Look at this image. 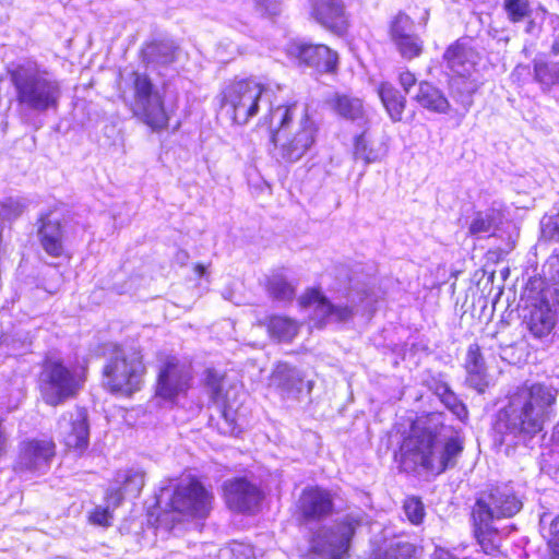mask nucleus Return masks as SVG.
Masks as SVG:
<instances>
[{"label": "nucleus", "mask_w": 559, "mask_h": 559, "mask_svg": "<svg viewBox=\"0 0 559 559\" xmlns=\"http://www.w3.org/2000/svg\"><path fill=\"white\" fill-rule=\"evenodd\" d=\"M463 450L464 437L459 430L421 421L412 426L401 447L404 463L409 462L435 475L453 468Z\"/></svg>", "instance_id": "f257e3e1"}, {"label": "nucleus", "mask_w": 559, "mask_h": 559, "mask_svg": "<svg viewBox=\"0 0 559 559\" xmlns=\"http://www.w3.org/2000/svg\"><path fill=\"white\" fill-rule=\"evenodd\" d=\"M557 390L544 383L518 388L510 395L508 405L497 415L495 431L500 435V442L539 432L547 409L555 404Z\"/></svg>", "instance_id": "f03ea898"}, {"label": "nucleus", "mask_w": 559, "mask_h": 559, "mask_svg": "<svg viewBox=\"0 0 559 559\" xmlns=\"http://www.w3.org/2000/svg\"><path fill=\"white\" fill-rule=\"evenodd\" d=\"M522 501L509 484L496 486L477 498L472 516L475 536L485 552L499 548L500 537L493 526L495 520L512 518L522 509Z\"/></svg>", "instance_id": "7ed1b4c3"}, {"label": "nucleus", "mask_w": 559, "mask_h": 559, "mask_svg": "<svg viewBox=\"0 0 559 559\" xmlns=\"http://www.w3.org/2000/svg\"><path fill=\"white\" fill-rule=\"evenodd\" d=\"M11 81L23 110L43 114L57 109L61 86L52 74L34 67L19 66L11 72Z\"/></svg>", "instance_id": "20e7f679"}, {"label": "nucleus", "mask_w": 559, "mask_h": 559, "mask_svg": "<svg viewBox=\"0 0 559 559\" xmlns=\"http://www.w3.org/2000/svg\"><path fill=\"white\" fill-rule=\"evenodd\" d=\"M126 83L132 92L133 115L154 132L165 130L170 116L165 109L163 96L154 87L150 76L144 72L132 71L126 78Z\"/></svg>", "instance_id": "39448f33"}, {"label": "nucleus", "mask_w": 559, "mask_h": 559, "mask_svg": "<svg viewBox=\"0 0 559 559\" xmlns=\"http://www.w3.org/2000/svg\"><path fill=\"white\" fill-rule=\"evenodd\" d=\"M105 384L112 392L131 394L139 390L144 366L140 353L114 347L104 367Z\"/></svg>", "instance_id": "423d86ee"}, {"label": "nucleus", "mask_w": 559, "mask_h": 559, "mask_svg": "<svg viewBox=\"0 0 559 559\" xmlns=\"http://www.w3.org/2000/svg\"><path fill=\"white\" fill-rule=\"evenodd\" d=\"M84 382V377L68 368L60 360H46L39 378L43 400L57 406L74 397Z\"/></svg>", "instance_id": "0eeeda50"}, {"label": "nucleus", "mask_w": 559, "mask_h": 559, "mask_svg": "<svg viewBox=\"0 0 559 559\" xmlns=\"http://www.w3.org/2000/svg\"><path fill=\"white\" fill-rule=\"evenodd\" d=\"M212 496L197 480H182L174 489L163 488L157 503L166 511L203 518L211 508Z\"/></svg>", "instance_id": "6e6552de"}, {"label": "nucleus", "mask_w": 559, "mask_h": 559, "mask_svg": "<svg viewBox=\"0 0 559 559\" xmlns=\"http://www.w3.org/2000/svg\"><path fill=\"white\" fill-rule=\"evenodd\" d=\"M358 524L347 515L333 526L320 528L311 539L312 559H341L347 552Z\"/></svg>", "instance_id": "1a4fd4ad"}, {"label": "nucleus", "mask_w": 559, "mask_h": 559, "mask_svg": "<svg viewBox=\"0 0 559 559\" xmlns=\"http://www.w3.org/2000/svg\"><path fill=\"white\" fill-rule=\"evenodd\" d=\"M264 87L253 80H240L231 83L223 92V105L233 112V120L246 124L259 110V100Z\"/></svg>", "instance_id": "9d476101"}, {"label": "nucleus", "mask_w": 559, "mask_h": 559, "mask_svg": "<svg viewBox=\"0 0 559 559\" xmlns=\"http://www.w3.org/2000/svg\"><path fill=\"white\" fill-rule=\"evenodd\" d=\"M288 61L295 66L316 68L321 72H333L337 66V53L325 45L307 44L290 38L284 46Z\"/></svg>", "instance_id": "9b49d317"}, {"label": "nucleus", "mask_w": 559, "mask_h": 559, "mask_svg": "<svg viewBox=\"0 0 559 559\" xmlns=\"http://www.w3.org/2000/svg\"><path fill=\"white\" fill-rule=\"evenodd\" d=\"M192 380L191 367L177 357H167L159 366L156 395L168 401H174L190 388Z\"/></svg>", "instance_id": "f8f14e48"}, {"label": "nucleus", "mask_w": 559, "mask_h": 559, "mask_svg": "<svg viewBox=\"0 0 559 559\" xmlns=\"http://www.w3.org/2000/svg\"><path fill=\"white\" fill-rule=\"evenodd\" d=\"M301 307L312 308V321L316 328H323L328 323H341L352 319L354 306L334 305L319 289L310 288L300 298Z\"/></svg>", "instance_id": "ddd939ff"}, {"label": "nucleus", "mask_w": 559, "mask_h": 559, "mask_svg": "<svg viewBox=\"0 0 559 559\" xmlns=\"http://www.w3.org/2000/svg\"><path fill=\"white\" fill-rule=\"evenodd\" d=\"M57 430L67 448L82 453L90 441L87 411L75 407L66 412L58 421Z\"/></svg>", "instance_id": "4468645a"}, {"label": "nucleus", "mask_w": 559, "mask_h": 559, "mask_svg": "<svg viewBox=\"0 0 559 559\" xmlns=\"http://www.w3.org/2000/svg\"><path fill=\"white\" fill-rule=\"evenodd\" d=\"M224 492L228 508L243 514L258 512L263 499L262 491L245 478H236L226 483Z\"/></svg>", "instance_id": "2eb2a0df"}, {"label": "nucleus", "mask_w": 559, "mask_h": 559, "mask_svg": "<svg viewBox=\"0 0 559 559\" xmlns=\"http://www.w3.org/2000/svg\"><path fill=\"white\" fill-rule=\"evenodd\" d=\"M310 15L321 26L342 35L348 26L345 5L342 0H309Z\"/></svg>", "instance_id": "dca6fc26"}, {"label": "nucleus", "mask_w": 559, "mask_h": 559, "mask_svg": "<svg viewBox=\"0 0 559 559\" xmlns=\"http://www.w3.org/2000/svg\"><path fill=\"white\" fill-rule=\"evenodd\" d=\"M443 59L452 75L466 76L476 75V66L480 58L469 38H460L447 48Z\"/></svg>", "instance_id": "f3484780"}, {"label": "nucleus", "mask_w": 559, "mask_h": 559, "mask_svg": "<svg viewBox=\"0 0 559 559\" xmlns=\"http://www.w3.org/2000/svg\"><path fill=\"white\" fill-rule=\"evenodd\" d=\"M318 130V124L309 115L308 106L302 105L299 128L293 139L282 146V157L292 162L301 158L313 145Z\"/></svg>", "instance_id": "a211bd4d"}, {"label": "nucleus", "mask_w": 559, "mask_h": 559, "mask_svg": "<svg viewBox=\"0 0 559 559\" xmlns=\"http://www.w3.org/2000/svg\"><path fill=\"white\" fill-rule=\"evenodd\" d=\"M144 472L139 468L119 471L114 486L107 491L109 501L118 507L126 496L138 497L144 486Z\"/></svg>", "instance_id": "6ab92c4d"}, {"label": "nucleus", "mask_w": 559, "mask_h": 559, "mask_svg": "<svg viewBox=\"0 0 559 559\" xmlns=\"http://www.w3.org/2000/svg\"><path fill=\"white\" fill-rule=\"evenodd\" d=\"M38 239L44 251L55 258L63 253L64 233L61 223L50 215L39 218Z\"/></svg>", "instance_id": "aec40b11"}, {"label": "nucleus", "mask_w": 559, "mask_h": 559, "mask_svg": "<svg viewBox=\"0 0 559 559\" xmlns=\"http://www.w3.org/2000/svg\"><path fill=\"white\" fill-rule=\"evenodd\" d=\"M324 104L338 117L353 122H365L366 112L362 100L349 94L333 93L329 95Z\"/></svg>", "instance_id": "412c9836"}, {"label": "nucleus", "mask_w": 559, "mask_h": 559, "mask_svg": "<svg viewBox=\"0 0 559 559\" xmlns=\"http://www.w3.org/2000/svg\"><path fill=\"white\" fill-rule=\"evenodd\" d=\"M53 456V444L49 441H28L21 449L19 464L29 471H41Z\"/></svg>", "instance_id": "4be33fe9"}, {"label": "nucleus", "mask_w": 559, "mask_h": 559, "mask_svg": "<svg viewBox=\"0 0 559 559\" xmlns=\"http://www.w3.org/2000/svg\"><path fill=\"white\" fill-rule=\"evenodd\" d=\"M332 508L331 495L324 489L307 488L300 497V510L307 520L326 516L332 512Z\"/></svg>", "instance_id": "5701e85b"}, {"label": "nucleus", "mask_w": 559, "mask_h": 559, "mask_svg": "<svg viewBox=\"0 0 559 559\" xmlns=\"http://www.w3.org/2000/svg\"><path fill=\"white\" fill-rule=\"evenodd\" d=\"M476 75H452L449 82L450 94L465 115L473 105V95L480 86Z\"/></svg>", "instance_id": "b1692460"}, {"label": "nucleus", "mask_w": 559, "mask_h": 559, "mask_svg": "<svg viewBox=\"0 0 559 559\" xmlns=\"http://www.w3.org/2000/svg\"><path fill=\"white\" fill-rule=\"evenodd\" d=\"M465 368L467 371L466 381L477 390L484 392L487 385V374L484 358L477 344L469 345L466 355Z\"/></svg>", "instance_id": "393cba45"}, {"label": "nucleus", "mask_w": 559, "mask_h": 559, "mask_svg": "<svg viewBox=\"0 0 559 559\" xmlns=\"http://www.w3.org/2000/svg\"><path fill=\"white\" fill-rule=\"evenodd\" d=\"M415 99L423 108L437 114H448L451 108L442 91L428 82L419 83Z\"/></svg>", "instance_id": "a878e982"}, {"label": "nucleus", "mask_w": 559, "mask_h": 559, "mask_svg": "<svg viewBox=\"0 0 559 559\" xmlns=\"http://www.w3.org/2000/svg\"><path fill=\"white\" fill-rule=\"evenodd\" d=\"M378 94L391 120L401 121L406 105L405 96L389 82L379 85Z\"/></svg>", "instance_id": "bb28decb"}, {"label": "nucleus", "mask_w": 559, "mask_h": 559, "mask_svg": "<svg viewBox=\"0 0 559 559\" xmlns=\"http://www.w3.org/2000/svg\"><path fill=\"white\" fill-rule=\"evenodd\" d=\"M556 323V314L548 307V305H542L535 307L527 319V328L531 333L536 337H544L548 335L554 329Z\"/></svg>", "instance_id": "cd10ccee"}, {"label": "nucleus", "mask_w": 559, "mask_h": 559, "mask_svg": "<svg viewBox=\"0 0 559 559\" xmlns=\"http://www.w3.org/2000/svg\"><path fill=\"white\" fill-rule=\"evenodd\" d=\"M501 212L493 207L476 212L468 226L469 235L480 236L491 233L501 222Z\"/></svg>", "instance_id": "c85d7f7f"}, {"label": "nucleus", "mask_w": 559, "mask_h": 559, "mask_svg": "<svg viewBox=\"0 0 559 559\" xmlns=\"http://www.w3.org/2000/svg\"><path fill=\"white\" fill-rule=\"evenodd\" d=\"M535 80L545 87L559 83V63L547 62L544 59H534Z\"/></svg>", "instance_id": "c756f323"}, {"label": "nucleus", "mask_w": 559, "mask_h": 559, "mask_svg": "<svg viewBox=\"0 0 559 559\" xmlns=\"http://www.w3.org/2000/svg\"><path fill=\"white\" fill-rule=\"evenodd\" d=\"M437 395L444 406L451 411L460 420L467 417L465 405L459 400L453 391L447 384H440L436 389Z\"/></svg>", "instance_id": "7c9ffc66"}, {"label": "nucleus", "mask_w": 559, "mask_h": 559, "mask_svg": "<svg viewBox=\"0 0 559 559\" xmlns=\"http://www.w3.org/2000/svg\"><path fill=\"white\" fill-rule=\"evenodd\" d=\"M372 559H415V547L406 542H393Z\"/></svg>", "instance_id": "2f4dec72"}, {"label": "nucleus", "mask_w": 559, "mask_h": 559, "mask_svg": "<svg viewBox=\"0 0 559 559\" xmlns=\"http://www.w3.org/2000/svg\"><path fill=\"white\" fill-rule=\"evenodd\" d=\"M394 43L401 55L407 59L418 57L423 49L421 40L413 33L394 40Z\"/></svg>", "instance_id": "473e14b6"}, {"label": "nucleus", "mask_w": 559, "mask_h": 559, "mask_svg": "<svg viewBox=\"0 0 559 559\" xmlns=\"http://www.w3.org/2000/svg\"><path fill=\"white\" fill-rule=\"evenodd\" d=\"M354 156L367 164L374 163L380 158L379 152L369 145L365 133L355 138Z\"/></svg>", "instance_id": "72a5a7b5"}, {"label": "nucleus", "mask_w": 559, "mask_h": 559, "mask_svg": "<svg viewBox=\"0 0 559 559\" xmlns=\"http://www.w3.org/2000/svg\"><path fill=\"white\" fill-rule=\"evenodd\" d=\"M292 392H301L304 389V378L299 370L289 368L282 364V390Z\"/></svg>", "instance_id": "f704fd0d"}, {"label": "nucleus", "mask_w": 559, "mask_h": 559, "mask_svg": "<svg viewBox=\"0 0 559 559\" xmlns=\"http://www.w3.org/2000/svg\"><path fill=\"white\" fill-rule=\"evenodd\" d=\"M503 8L512 22H520L531 14L528 0H504Z\"/></svg>", "instance_id": "c9c22d12"}, {"label": "nucleus", "mask_w": 559, "mask_h": 559, "mask_svg": "<svg viewBox=\"0 0 559 559\" xmlns=\"http://www.w3.org/2000/svg\"><path fill=\"white\" fill-rule=\"evenodd\" d=\"M403 509L411 523L418 525L423 522L425 516V508L419 498L408 497L404 501Z\"/></svg>", "instance_id": "e433bc0d"}, {"label": "nucleus", "mask_w": 559, "mask_h": 559, "mask_svg": "<svg viewBox=\"0 0 559 559\" xmlns=\"http://www.w3.org/2000/svg\"><path fill=\"white\" fill-rule=\"evenodd\" d=\"M206 388L210 397L214 403H221L224 401L223 378L218 376L214 370H207Z\"/></svg>", "instance_id": "4c0bfd02"}, {"label": "nucleus", "mask_w": 559, "mask_h": 559, "mask_svg": "<svg viewBox=\"0 0 559 559\" xmlns=\"http://www.w3.org/2000/svg\"><path fill=\"white\" fill-rule=\"evenodd\" d=\"M413 23L404 13H399L391 25V36L393 41L412 33Z\"/></svg>", "instance_id": "58836bf2"}, {"label": "nucleus", "mask_w": 559, "mask_h": 559, "mask_svg": "<svg viewBox=\"0 0 559 559\" xmlns=\"http://www.w3.org/2000/svg\"><path fill=\"white\" fill-rule=\"evenodd\" d=\"M176 49L169 44H157L153 47V58L156 63L170 64L175 61Z\"/></svg>", "instance_id": "ea45409f"}, {"label": "nucleus", "mask_w": 559, "mask_h": 559, "mask_svg": "<svg viewBox=\"0 0 559 559\" xmlns=\"http://www.w3.org/2000/svg\"><path fill=\"white\" fill-rule=\"evenodd\" d=\"M110 508L115 509L116 507L109 501L107 497V507L106 508H96L94 512L91 514L90 519L94 524L100 526H109L111 523L112 514Z\"/></svg>", "instance_id": "a19ab883"}, {"label": "nucleus", "mask_w": 559, "mask_h": 559, "mask_svg": "<svg viewBox=\"0 0 559 559\" xmlns=\"http://www.w3.org/2000/svg\"><path fill=\"white\" fill-rule=\"evenodd\" d=\"M24 204L19 200L9 199L1 205L0 215L4 219H14L24 211Z\"/></svg>", "instance_id": "79ce46f5"}, {"label": "nucleus", "mask_w": 559, "mask_h": 559, "mask_svg": "<svg viewBox=\"0 0 559 559\" xmlns=\"http://www.w3.org/2000/svg\"><path fill=\"white\" fill-rule=\"evenodd\" d=\"M548 545L554 557L559 559V515L550 522Z\"/></svg>", "instance_id": "37998d69"}, {"label": "nucleus", "mask_w": 559, "mask_h": 559, "mask_svg": "<svg viewBox=\"0 0 559 559\" xmlns=\"http://www.w3.org/2000/svg\"><path fill=\"white\" fill-rule=\"evenodd\" d=\"M546 27L552 32L554 43L551 50L555 55L559 53V15L549 14L546 17Z\"/></svg>", "instance_id": "c03bdc74"}, {"label": "nucleus", "mask_w": 559, "mask_h": 559, "mask_svg": "<svg viewBox=\"0 0 559 559\" xmlns=\"http://www.w3.org/2000/svg\"><path fill=\"white\" fill-rule=\"evenodd\" d=\"M299 324L289 319L282 317V343L292 341L298 333Z\"/></svg>", "instance_id": "a18cd8bd"}, {"label": "nucleus", "mask_w": 559, "mask_h": 559, "mask_svg": "<svg viewBox=\"0 0 559 559\" xmlns=\"http://www.w3.org/2000/svg\"><path fill=\"white\" fill-rule=\"evenodd\" d=\"M229 555H234L236 559H251L252 550L251 548L245 547L242 545H237L236 547L230 549L227 548L219 550V556L223 558Z\"/></svg>", "instance_id": "49530a36"}, {"label": "nucleus", "mask_w": 559, "mask_h": 559, "mask_svg": "<svg viewBox=\"0 0 559 559\" xmlns=\"http://www.w3.org/2000/svg\"><path fill=\"white\" fill-rule=\"evenodd\" d=\"M544 233L548 234L551 239L559 241V214L550 217L544 224Z\"/></svg>", "instance_id": "de8ad7c7"}, {"label": "nucleus", "mask_w": 559, "mask_h": 559, "mask_svg": "<svg viewBox=\"0 0 559 559\" xmlns=\"http://www.w3.org/2000/svg\"><path fill=\"white\" fill-rule=\"evenodd\" d=\"M266 326V330L271 337L280 340V318L276 316L266 318L264 322H261Z\"/></svg>", "instance_id": "09e8293b"}, {"label": "nucleus", "mask_w": 559, "mask_h": 559, "mask_svg": "<svg viewBox=\"0 0 559 559\" xmlns=\"http://www.w3.org/2000/svg\"><path fill=\"white\" fill-rule=\"evenodd\" d=\"M400 84L402 85V87L404 88L405 91V94H408L409 92V88L415 85L416 83V78L413 73H411L409 71H404L400 74Z\"/></svg>", "instance_id": "8fccbe9b"}, {"label": "nucleus", "mask_w": 559, "mask_h": 559, "mask_svg": "<svg viewBox=\"0 0 559 559\" xmlns=\"http://www.w3.org/2000/svg\"><path fill=\"white\" fill-rule=\"evenodd\" d=\"M257 3L261 10H263L269 15H275L277 10V1L276 0H257Z\"/></svg>", "instance_id": "3c124183"}, {"label": "nucleus", "mask_w": 559, "mask_h": 559, "mask_svg": "<svg viewBox=\"0 0 559 559\" xmlns=\"http://www.w3.org/2000/svg\"><path fill=\"white\" fill-rule=\"evenodd\" d=\"M295 287L282 278V301L290 300L295 296Z\"/></svg>", "instance_id": "603ef678"}, {"label": "nucleus", "mask_w": 559, "mask_h": 559, "mask_svg": "<svg viewBox=\"0 0 559 559\" xmlns=\"http://www.w3.org/2000/svg\"><path fill=\"white\" fill-rule=\"evenodd\" d=\"M431 559H457L454 555H452L449 550L437 547L431 556Z\"/></svg>", "instance_id": "864d4df0"}, {"label": "nucleus", "mask_w": 559, "mask_h": 559, "mask_svg": "<svg viewBox=\"0 0 559 559\" xmlns=\"http://www.w3.org/2000/svg\"><path fill=\"white\" fill-rule=\"evenodd\" d=\"M298 107L296 104L288 105L285 109V114L282 118V128L292 119Z\"/></svg>", "instance_id": "5fc2aeb1"}, {"label": "nucleus", "mask_w": 559, "mask_h": 559, "mask_svg": "<svg viewBox=\"0 0 559 559\" xmlns=\"http://www.w3.org/2000/svg\"><path fill=\"white\" fill-rule=\"evenodd\" d=\"M200 548L202 549L203 551V557L200 558V559H213V554L215 552V546L213 545H207V544H202L200 546Z\"/></svg>", "instance_id": "6e6d98bb"}, {"label": "nucleus", "mask_w": 559, "mask_h": 559, "mask_svg": "<svg viewBox=\"0 0 559 559\" xmlns=\"http://www.w3.org/2000/svg\"><path fill=\"white\" fill-rule=\"evenodd\" d=\"M188 259H189V254L183 250L178 251L176 254V260L181 264H186Z\"/></svg>", "instance_id": "4d7b16f0"}, {"label": "nucleus", "mask_w": 559, "mask_h": 559, "mask_svg": "<svg viewBox=\"0 0 559 559\" xmlns=\"http://www.w3.org/2000/svg\"><path fill=\"white\" fill-rule=\"evenodd\" d=\"M556 263H557V269L555 271L554 274H551V280L555 282V283H558L559 284V259H556Z\"/></svg>", "instance_id": "13d9d810"}, {"label": "nucleus", "mask_w": 559, "mask_h": 559, "mask_svg": "<svg viewBox=\"0 0 559 559\" xmlns=\"http://www.w3.org/2000/svg\"><path fill=\"white\" fill-rule=\"evenodd\" d=\"M194 271L199 276H203L205 274V266L202 264H197L194 266Z\"/></svg>", "instance_id": "bf43d9fd"}, {"label": "nucleus", "mask_w": 559, "mask_h": 559, "mask_svg": "<svg viewBox=\"0 0 559 559\" xmlns=\"http://www.w3.org/2000/svg\"><path fill=\"white\" fill-rule=\"evenodd\" d=\"M276 131H271L270 132V141L271 143L273 144L274 148H276L277 144H276Z\"/></svg>", "instance_id": "052dcab7"}, {"label": "nucleus", "mask_w": 559, "mask_h": 559, "mask_svg": "<svg viewBox=\"0 0 559 559\" xmlns=\"http://www.w3.org/2000/svg\"><path fill=\"white\" fill-rule=\"evenodd\" d=\"M223 416L225 417L226 420H228V411L227 409H224L223 412Z\"/></svg>", "instance_id": "680f3d73"}, {"label": "nucleus", "mask_w": 559, "mask_h": 559, "mask_svg": "<svg viewBox=\"0 0 559 559\" xmlns=\"http://www.w3.org/2000/svg\"><path fill=\"white\" fill-rule=\"evenodd\" d=\"M546 522V514H543L540 516V524L545 523Z\"/></svg>", "instance_id": "e2e57ef3"}, {"label": "nucleus", "mask_w": 559, "mask_h": 559, "mask_svg": "<svg viewBox=\"0 0 559 559\" xmlns=\"http://www.w3.org/2000/svg\"><path fill=\"white\" fill-rule=\"evenodd\" d=\"M528 33H532L533 32V25L532 23L528 25L527 29H526Z\"/></svg>", "instance_id": "0e129e2a"}]
</instances>
